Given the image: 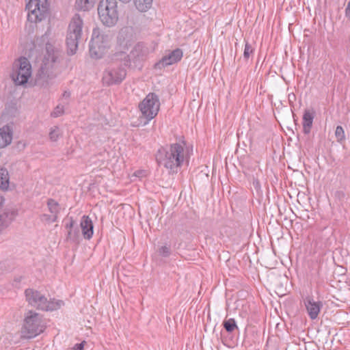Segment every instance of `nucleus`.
I'll use <instances>...</instances> for the list:
<instances>
[{"label":"nucleus","instance_id":"49530a36","mask_svg":"<svg viewBox=\"0 0 350 350\" xmlns=\"http://www.w3.org/2000/svg\"><path fill=\"white\" fill-rule=\"evenodd\" d=\"M301 68H302L301 67H299V70L302 71Z\"/></svg>","mask_w":350,"mask_h":350},{"label":"nucleus","instance_id":"b1692460","mask_svg":"<svg viewBox=\"0 0 350 350\" xmlns=\"http://www.w3.org/2000/svg\"><path fill=\"white\" fill-rule=\"evenodd\" d=\"M222 325L224 329L229 334L232 333L234 330L238 329V326L237 325V322L234 319L230 318L228 319H225Z\"/></svg>","mask_w":350,"mask_h":350},{"label":"nucleus","instance_id":"a19ab883","mask_svg":"<svg viewBox=\"0 0 350 350\" xmlns=\"http://www.w3.org/2000/svg\"><path fill=\"white\" fill-rule=\"evenodd\" d=\"M4 202V198L3 196H0V208L2 206Z\"/></svg>","mask_w":350,"mask_h":350},{"label":"nucleus","instance_id":"72a5a7b5","mask_svg":"<svg viewBox=\"0 0 350 350\" xmlns=\"http://www.w3.org/2000/svg\"><path fill=\"white\" fill-rule=\"evenodd\" d=\"M252 185L257 191H258L260 189V183L258 178H253Z\"/></svg>","mask_w":350,"mask_h":350},{"label":"nucleus","instance_id":"f8f14e48","mask_svg":"<svg viewBox=\"0 0 350 350\" xmlns=\"http://www.w3.org/2000/svg\"><path fill=\"white\" fill-rule=\"evenodd\" d=\"M32 67H16L11 75L12 79L16 85H24L29 81L31 76Z\"/></svg>","mask_w":350,"mask_h":350},{"label":"nucleus","instance_id":"bb28decb","mask_svg":"<svg viewBox=\"0 0 350 350\" xmlns=\"http://www.w3.org/2000/svg\"><path fill=\"white\" fill-rule=\"evenodd\" d=\"M158 254L159 256L167 258L169 257L171 254V247L170 245H163L160 247L158 250Z\"/></svg>","mask_w":350,"mask_h":350},{"label":"nucleus","instance_id":"2eb2a0df","mask_svg":"<svg viewBox=\"0 0 350 350\" xmlns=\"http://www.w3.org/2000/svg\"><path fill=\"white\" fill-rule=\"evenodd\" d=\"M308 315L312 320L318 317L323 304L321 301H314L312 298L308 297L304 300Z\"/></svg>","mask_w":350,"mask_h":350},{"label":"nucleus","instance_id":"ddd939ff","mask_svg":"<svg viewBox=\"0 0 350 350\" xmlns=\"http://www.w3.org/2000/svg\"><path fill=\"white\" fill-rule=\"evenodd\" d=\"M183 53L182 49H176L172 51H169L154 66H170L178 63L183 57Z\"/></svg>","mask_w":350,"mask_h":350},{"label":"nucleus","instance_id":"6ab92c4d","mask_svg":"<svg viewBox=\"0 0 350 350\" xmlns=\"http://www.w3.org/2000/svg\"><path fill=\"white\" fill-rule=\"evenodd\" d=\"M111 63L118 66H130V60L128 54L124 51H118L111 55Z\"/></svg>","mask_w":350,"mask_h":350},{"label":"nucleus","instance_id":"7ed1b4c3","mask_svg":"<svg viewBox=\"0 0 350 350\" xmlns=\"http://www.w3.org/2000/svg\"><path fill=\"white\" fill-rule=\"evenodd\" d=\"M83 21L79 14L72 18L67 30L66 44L68 55H73L78 49L79 40L81 38Z\"/></svg>","mask_w":350,"mask_h":350},{"label":"nucleus","instance_id":"e433bc0d","mask_svg":"<svg viewBox=\"0 0 350 350\" xmlns=\"http://www.w3.org/2000/svg\"><path fill=\"white\" fill-rule=\"evenodd\" d=\"M70 95L71 94L70 91L65 90L62 94V98L66 100H68L70 98Z\"/></svg>","mask_w":350,"mask_h":350},{"label":"nucleus","instance_id":"4be33fe9","mask_svg":"<svg viewBox=\"0 0 350 350\" xmlns=\"http://www.w3.org/2000/svg\"><path fill=\"white\" fill-rule=\"evenodd\" d=\"M95 4L92 0H76L75 8L79 11H88L92 9Z\"/></svg>","mask_w":350,"mask_h":350},{"label":"nucleus","instance_id":"f704fd0d","mask_svg":"<svg viewBox=\"0 0 350 350\" xmlns=\"http://www.w3.org/2000/svg\"><path fill=\"white\" fill-rule=\"evenodd\" d=\"M85 341H83L80 343H77L74 347L72 349V350H83V348H84V344H85Z\"/></svg>","mask_w":350,"mask_h":350},{"label":"nucleus","instance_id":"39448f33","mask_svg":"<svg viewBox=\"0 0 350 350\" xmlns=\"http://www.w3.org/2000/svg\"><path fill=\"white\" fill-rule=\"evenodd\" d=\"M110 40L111 38L109 35L103 33L99 28H94L90 42V57L94 59L102 58L109 48Z\"/></svg>","mask_w":350,"mask_h":350},{"label":"nucleus","instance_id":"58836bf2","mask_svg":"<svg viewBox=\"0 0 350 350\" xmlns=\"http://www.w3.org/2000/svg\"><path fill=\"white\" fill-rule=\"evenodd\" d=\"M288 68V67H278V68H279L280 71L282 72V75H281V76H282V79H283L284 80H286V78H285V77L284 76V74H283V68L286 69V68Z\"/></svg>","mask_w":350,"mask_h":350},{"label":"nucleus","instance_id":"4468645a","mask_svg":"<svg viewBox=\"0 0 350 350\" xmlns=\"http://www.w3.org/2000/svg\"><path fill=\"white\" fill-rule=\"evenodd\" d=\"M18 215L14 208H6L0 211V232L7 228Z\"/></svg>","mask_w":350,"mask_h":350},{"label":"nucleus","instance_id":"6e6552de","mask_svg":"<svg viewBox=\"0 0 350 350\" xmlns=\"http://www.w3.org/2000/svg\"><path fill=\"white\" fill-rule=\"evenodd\" d=\"M26 9L29 11L28 20L31 22L42 21L48 14L46 0H29Z\"/></svg>","mask_w":350,"mask_h":350},{"label":"nucleus","instance_id":"473e14b6","mask_svg":"<svg viewBox=\"0 0 350 350\" xmlns=\"http://www.w3.org/2000/svg\"><path fill=\"white\" fill-rule=\"evenodd\" d=\"M64 220H68V221L66 222V224H65V228L68 231V230H72L74 227L76 226L77 223L76 221L74 220L73 217H67L66 219H65Z\"/></svg>","mask_w":350,"mask_h":350},{"label":"nucleus","instance_id":"c756f323","mask_svg":"<svg viewBox=\"0 0 350 350\" xmlns=\"http://www.w3.org/2000/svg\"><path fill=\"white\" fill-rule=\"evenodd\" d=\"M254 48L252 45L248 42H245V49L243 51V57L245 59H247L250 58V55L254 53Z\"/></svg>","mask_w":350,"mask_h":350},{"label":"nucleus","instance_id":"cd10ccee","mask_svg":"<svg viewBox=\"0 0 350 350\" xmlns=\"http://www.w3.org/2000/svg\"><path fill=\"white\" fill-rule=\"evenodd\" d=\"M335 136L338 142L341 143L345 139V135L343 128L341 126H337L335 131Z\"/></svg>","mask_w":350,"mask_h":350},{"label":"nucleus","instance_id":"09e8293b","mask_svg":"<svg viewBox=\"0 0 350 350\" xmlns=\"http://www.w3.org/2000/svg\"><path fill=\"white\" fill-rule=\"evenodd\" d=\"M12 286H15L16 287H18L16 284H12Z\"/></svg>","mask_w":350,"mask_h":350},{"label":"nucleus","instance_id":"f3484780","mask_svg":"<svg viewBox=\"0 0 350 350\" xmlns=\"http://www.w3.org/2000/svg\"><path fill=\"white\" fill-rule=\"evenodd\" d=\"M13 138V129L8 124L0 128V148H3L10 145Z\"/></svg>","mask_w":350,"mask_h":350},{"label":"nucleus","instance_id":"1a4fd4ad","mask_svg":"<svg viewBox=\"0 0 350 350\" xmlns=\"http://www.w3.org/2000/svg\"><path fill=\"white\" fill-rule=\"evenodd\" d=\"M126 71L124 67H107L103 74L102 82L104 86L118 85L125 79Z\"/></svg>","mask_w":350,"mask_h":350},{"label":"nucleus","instance_id":"7c9ffc66","mask_svg":"<svg viewBox=\"0 0 350 350\" xmlns=\"http://www.w3.org/2000/svg\"><path fill=\"white\" fill-rule=\"evenodd\" d=\"M41 219L42 221H45L47 223L50 224V223L56 222L58 219V216L55 215H48V214H42L41 215Z\"/></svg>","mask_w":350,"mask_h":350},{"label":"nucleus","instance_id":"20e7f679","mask_svg":"<svg viewBox=\"0 0 350 350\" xmlns=\"http://www.w3.org/2000/svg\"><path fill=\"white\" fill-rule=\"evenodd\" d=\"M46 328L42 316L33 311L29 310L25 317L22 327L23 337L32 338L42 333Z\"/></svg>","mask_w":350,"mask_h":350},{"label":"nucleus","instance_id":"412c9836","mask_svg":"<svg viewBox=\"0 0 350 350\" xmlns=\"http://www.w3.org/2000/svg\"><path fill=\"white\" fill-rule=\"evenodd\" d=\"M10 176L8 170L0 165V189L3 191L9 189Z\"/></svg>","mask_w":350,"mask_h":350},{"label":"nucleus","instance_id":"a211bd4d","mask_svg":"<svg viewBox=\"0 0 350 350\" xmlns=\"http://www.w3.org/2000/svg\"><path fill=\"white\" fill-rule=\"evenodd\" d=\"M314 117L315 111L313 109L304 110L302 117L303 132L304 134L308 135L310 133Z\"/></svg>","mask_w":350,"mask_h":350},{"label":"nucleus","instance_id":"dca6fc26","mask_svg":"<svg viewBox=\"0 0 350 350\" xmlns=\"http://www.w3.org/2000/svg\"><path fill=\"white\" fill-rule=\"evenodd\" d=\"M80 227L84 239L90 240L94 234V225L88 215H83L81 217Z\"/></svg>","mask_w":350,"mask_h":350},{"label":"nucleus","instance_id":"4c0bfd02","mask_svg":"<svg viewBox=\"0 0 350 350\" xmlns=\"http://www.w3.org/2000/svg\"><path fill=\"white\" fill-rule=\"evenodd\" d=\"M23 277L20 275V276H16L14 278V282L16 283V284H19L21 280H23Z\"/></svg>","mask_w":350,"mask_h":350},{"label":"nucleus","instance_id":"0eeeda50","mask_svg":"<svg viewBox=\"0 0 350 350\" xmlns=\"http://www.w3.org/2000/svg\"><path fill=\"white\" fill-rule=\"evenodd\" d=\"M160 102L159 96L154 92L149 93L142 101L139 103L138 108L142 113L141 118L145 121L144 125L147 124L151 120L157 116L159 111Z\"/></svg>","mask_w":350,"mask_h":350},{"label":"nucleus","instance_id":"a878e982","mask_svg":"<svg viewBox=\"0 0 350 350\" xmlns=\"http://www.w3.org/2000/svg\"><path fill=\"white\" fill-rule=\"evenodd\" d=\"M62 304V301H57L56 302L48 301L46 299V308L42 309V310L44 311H53L60 308L61 304Z\"/></svg>","mask_w":350,"mask_h":350},{"label":"nucleus","instance_id":"f03ea898","mask_svg":"<svg viewBox=\"0 0 350 350\" xmlns=\"http://www.w3.org/2000/svg\"><path fill=\"white\" fill-rule=\"evenodd\" d=\"M185 146H186V142L182 137L179 142L161 146L155 154L157 163L159 165L166 168L169 174H177L185 161Z\"/></svg>","mask_w":350,"mask_h":350},{"label":"nucleus","instance_id":"aec40b11","mask_svg":"<svg viewBox=\"0 0 350 350\" xmlns=\"http://www.w3.org/2000/svg\"><path fill=\"white\" fill-rule=\"evenodd\" d=\"M48 68L49 67H40L35 77L34 85L42 86L47 82L49 78L47 74Z\"/></svg>","mask_w":350,"mask_h":350},{"label":"nucleus","instance_id":"79ce46f5","mask_svg":"<svg viewBox=\"0 0 350 350\" xmlns=\"http://www.w3.org/2000/svg\"><path fill=\"white\" fill-rule=\"evenodd\" d=\"M18 145H21V147H22V148H24V147L25 146V144H23V143H22V142H19V143H18Z\"/></svg>","mask_w":350,"mask_h":350},{"label":"nucleus","instance_id":"9d476101","mask_svg":"<svg viewBox=\"0 0 350 350\" xmlns=\"http://www.w3.org/2000/svg\"><path fill=\"white\" fill-rule=\"evenodd\" d=\"M25 296L29 305L32 307L41 310L42 308H46V297L40 291L29 288L25 290Z\"/></svg>","mask_w":350,"mask_h":350},{"label":"nucleus","instance_id":"8fccbe9b","mask_svg":"<svg viewBox=\"0 0 350 350\" xmlns=\"http://www.w3.org/2000/svg\"><path fill=\"white\" fill-rule=\"evenodd\" d=\"M292 96H293V98H295V95L294 94H293Z\"/></svg>","mask_w":350,"mask_h":350},{"label":"nucleus","instance_id":"c85d7f7f","mask_svg":"<svg viewBox=\"0 0 350 350\" xmlns=\"http://www.w3.org/2000/svg\"><path fill=\"white\" fill-rule=\"evenodd\" d=\"M64 113V105L59 104L54 110L51 112V116L53 118H57Z\"/></svg>","mask_w":350,"mask_h":350},{"label":"nucleus","instance_id":"f257e3e1","mask_svg":"<svg viewBox=\"0 0 350 350\" xmlns=\"http://www.w3.org/2000/svg\"><path fill=\"white\" fill-rule=\"evenodd\" d=\"M50 31L47 30L40 38H37L36 42L38 44H45V52L43 55H38L36 51L31 49L29 57L21 56L18 58L12 66H31L35 64L38 66H53L55 64H60L64 57V52L62 49L49 40Z\"/></svg>","mask_w":350,"mask_h":350},{"label":"nucleus","instance_id":"ea45409f","mask_svg":"<svg viewBox=\"0 0 350 350\" xmlns=\"http://www.w3.org/2000/svg\"><path fill=\"white\" fill-rule=\"evenodd\" d=\"M35 46H36L35 42H33V43H32V46H31L29 48V51H30V49H33L34 51H36V50L35 49ZM29 52H28V54H27V53H25V55H29ZM28 57H29V56H27V57L28 58Z\"/></svg>","mask_w":350,"mask_h":350},{"label":"nucleus","instance_id":"423d86ee","mask_svg":"<svg viewBox=\"0 0 350 350\" xmlns=\"http://www.w3.org/2000/svg\"><path fill=\"white\" fill-rule=\"evenodd\" d=\"M98 14L101 23L106 27H113L119 18L117 0H100Z\"/></svg>","mask_w":350,"mask_h":350},{"label":"nucleus","instance_id":"2f4dec72","mask_svg":"<svg viewBox=\"0 0 350 350\" xmlns=\"http://www.w3.org/2000/svg\"><path fill=\"white\" fill-rule=\"evenodd\" d=\"M59 128L57 126H55L54 129H51V130L49 133V137L52 141L56 142L59 138Z\"/></svg>","mask_w":350,"mask_h":350},{"label":"nucleus","instance_id":"de8ad7c7","mask_svg":"<svg viewBox=\"0 0 350 350\" xmlns=\"http://www.w3.org/2000/svg\"><path fill=\"white\" fill-rule=\"evenodd\" d=\"M310 72L309 69H307V75H308V72Z\"/></svg>","mask_w":350,"mask_h":350},{"label":"nucleus","instance_id":"9b49d317","mask_svg":"<svg viewBox=\"0 0 350 350\" xmlns=\"http://www.w3.org/2000/svg\"><path fill=\"white\" fill-rule=\"evenodd\" d=\"M148 48L142 42H137L131 50L129 57L130 63L138 64L146 59L148 54Z\"/></svg>","mask_w":350,"mask_h":350},{"label":"nucleus","instance_id":"393cba45","mask_svg":"<svg viewBox=\"0 0 350 350\" xmlns=\"http://www.w3.org/2000/svg\"><path fill=\"white\" fill-rule=\"evenodd\" d=\"M47 206L49 211L53 214L57 215L60 211L59 204L53 198H49L47 200Z\"/></svg>","mask_w":350,"mask_h":350},{"label":"nucleus","instance_id":"c9c22d12","mask_svg":"<svg viewBox=\"0 0 350 350\" xmlns=\"http://www.w3.org/2000/svg\"><path fill=\"white\" fill-rule=\"evenodd\" d=\"M345 16L350 20V1L347 3V6L345 8Z\"/></svg>","mask_w":350,"mask_h":350},{"label":"nucleus","instance_id":"c03bdc74","mask_svg":"<svg viewBox=\"0 0 350 350\" xmlns=\"http://www.w3.org/2000/svg\"><path fill=\"white\" fill-rule=\"evenodd\" d=\"M291 99H293V97H291V95L288 96V100L290 102H291Z\"/></svg>","mask_w":350,"mask_h":350},{"label":"nucleus","instance_id":"a18cd8bd","mask_svg":"<svg viewBox=\"0 0 350 350\" xmlns=\"http://www.w3.org/2000/svg\"><path fill=\"white\" fill-rule=\"evenodd\" d=\"M69 102L68 101H66V102H64V104L65 105H68Z\"/></svg>","mask_w":350,"mask_h":350},{"label":"nucleus","instance_id":"5701e85b","mask_svg":"<svg viewBox=\"0 0 350 350\" xmlns=\"http://www.w3.org/2000/svg\"><path fill=\"white\" fill-rule=\"evenodd\" d=\"M80 239V230L78 225L74 227L72 230H68L66 235V241L74 243H79Z\"/></svg>","mask_w":350,"mask_h":350},{"label":"nucleus","instance_id":"37998d69","mask_svg":"<svg viewBox=\"0 0 350 350\" xmlns=\"http://www.w3.org/2000/svg\"><path fill=\"white\" fill-rule=\"evenodd\" d=\"M291 99H293V97H291V95L288 96V100L290 102H291Z\"/></svg>","mask_w":350,"mask_h":350}]
</instances>
